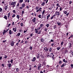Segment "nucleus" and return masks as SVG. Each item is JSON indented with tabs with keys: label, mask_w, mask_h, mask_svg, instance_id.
I'll use <instances>...</instances> for the list:
<instances>
[{
	"label": "nucleus",
	"mask_w": 73,
	"mask_h": 73,
	"mask_svg": "<svg viewBox=\"0 0 73 73\" xmlns=\"http://www.w3.org/2000/svg\"><path fill=\"white\" fill-rule=\"evenodd\" d=\"M62 61L60 60V61H59V64H61L62 63Z\"/></svg>",
	"instance_id": "nucleus-61"
},
{
	"label": "nucleus",
	"mask_w": 73,
	"mask_h": 73,
	"mask_svg": "<svg viewBox=\"0 0 73 73\" xmlns=\"http://www.w3.org/2000/svg\"><path fill=\"white\" fill-rule=\"evenodd\" d=\"M49 57H53L54 56V55L53 53H51Z\"/></svg>",
	"instance_id": "nucleus-3"
},
{
	"label": "nucleus",
	"mask_w": 73,
	"mask_h": 73,
	"mask_svg": "<svg viewBox=\"0 0 73 73\" xmlns=\"http://www.w3.org/2000/svg\"><path fill=\"white\" fill-rule=\"evenodd\" d=\"M71 46H72V43H71V42L69 43L68 44V47L69 48H70Z\"/></svg>",
	"instance_id": "nucleus-14"
},
{
	"label": "nucleus",
	"mask_w": 73,
	"mask_h": 73,
	"mask_svg": "<svg viewBox=\"0 0 73 73\" xmlns=\"http://www.w3.org/2000/svg\"><path fill=\"white\" fill-rule=\"evenodd\" d=\"M64 13L65 14H66L67 13V11H65L64 12Z\"/></svg>",
	"instance_id": "nucleus-54"
},
{
	"label": "nucleus",
	"mask_w": 73,
	"mask_h": 73,
	"mask_svg": "<svg viewBox=\"0 0 73 73\" xmlns=\"http://www.w3.org/2000/svg\"><path fill=\"white\" fill-rule=\"evenodd\" d=\"M64 64H63L61 66V68H62L63 67H64Z\"/></svg>",
	"instance_id": "nucleus-56"
},
{
	"label": "nucleus",
	"mask_w": 73,
	"mask_h": 73,
	"mask_svg": "<svg viewBox=\"0 0 73 73\" xmlns=\"http://www.w3.org/2000/svg\"><path fill=\"white\" fill-rule=\"evenodd\" d=\"M21 35L20 33H17V35H16V36H20V35Z\"/></svg>",
	"instance_id": "nucleus-18"
},
{
	"label": "nucleus",
	"mask_w": 73,
	"mask_h": 73,
	"mask_svg": "<svg viewBox=\"0 0 73 73\" xmlns=\"http://www.w3.org/2000/svg\"><path fill=\"white\" fill-rule=\"evenodd\" d=\"M55 14H56V15L60 16V12L56 11L55 13Z\"/></svg>",
	"instance_id": "nucleus-8"
},
{
	"label": "nucleus",
	"mask_w": 73,
	"mask_h": 73,
	"mask_svg": "<svg viewBox=\"0 0 73 73\" xmlns=\"http://www.w3.org/2000/svg\"><path fill=\"white\" fill-rule=\"evenodd\" d=\"M53 17H54L53 16L51 17L50 19V20H52L53 19Z\"/></svg>",
	"instance_id": "nucleus-59"
},
{
	"label": "nucleus",
	"mask_w": 73,
	"mask_h": 73,
	"mask_svg": "<svg viewBox=\"0 0 73 73\" xmlns=\"http://www.w3.org/2000/svg\"><path fill=\"white\" fill-rule=\"evenodd\" d=\"M73 52L72 50H70L69 52V53H71Z\"/></svg>",
	"instance_id": "nucleus-53"
},
{
	"label": "nucleus",
	"mask_w": 73,
	"mask_h": 73,
	"mask_svg": "<svg viewBox=\"0 0 73 73\" xmlns=\"http://www.w3.org/2000/svg\"><path fill=\"white\" fill-rule=\"evenodd\" d=\"M13 12L14 13H16V11H15V10H13Z\"/></svg>",
	"instance_id": "nucleus-50"
},
{
	"label": "nucleus",
	"mask_w": 73,
	"mask_h": 73,
	"mask_svg": "<svg viewBox=\"0 0 73 73\" xmlns=\"http://www.w3.org/2000/svg\"><path fill=\"white\" fill-rule=\"evenodd\" d=\"M63 61L64 62H65V63H68V61L67 60H65V59H64L63 60Z\"/></svg>",
	"instance_id": "nucleus-16"
},
{
	"label": "nucleus",
	"mask_w": 73,
	"mask_h": 73,
	"mask_svg": "<svg viewBox=\"0 0 73 73\" xmlns=\"http://www.w3.org/2000/svg\"><path fill=\"white\" fill-rule=\"evenodd\" d=\"M57 24H58V25H61V23L57 22Z\"/></svg>",
	"instance_id": "nucleus-15"
},
{
	"label": "nucleus",
	"mask_w": 73,
	"mask_h": 73,
	"mask_svg": "<svg viewBox=\"0 0 73 73\" xmlns=\"http://www.w3.org/2000/svg\"><path fill=\"white\" fill-rule=\"evenodd\" d=\"M16 71L17 72H19V68H17L16 69Z\"/></svg>",
	"instance_id": "nucleus-22"
},
{
	"label": "nucleus",
	"mask_w": 73,
	"mask_h": 73,
	"mask_svg": "<svg viewBox=\"0 0 73 73\" xmlns=\"http://www.w3.org/2000/svg\"><path fill=\"white\" fill-rule=\"evenodd\" d=\"M50 14H48V16H47V21H48V19L49 20H50V18L49 19V17H50Z\"/></svg>",
	"instance_id": "nucleus-7"
},
{
	"label": "nucleus",
	"mask_w": 73,
	"mask_h": 73,
	"mask_svg": "<svg viewBox=\"0 0 73 73\" xmlns=\"http://www.w3.org/2000/svg\"><path fill=\"white\" fill-rule=\"evenodd\" d=\"M2 11H3V9L0 7V12H1Z\"/></svg>",
	"instance_id": "nucleus-44"
},
{
	"label": "nucleus",
	"mask_w": 73,
	"mask_h": 73,
	"mask_svg": "<svg viewBox=\"0 0 73 73\" xmlns=\"http://www.w3.org/2000/svg\"><path fill=\"white\" fill-rule=\"evenodd\" d=\"M41 67V63H39V66H38V70H40V68Z\"/></svg>",
	"instance_id": "nucleus-2"
},
{
	"label": "nucleus",
	"mask_w": 73,
	"mask_h": 73,
	"mask_svg": "<svg viewBox=\"0 0 73 73\" xmlns=\"http://www.w3.org/2000/svg\"><path fill=\"white\" fill-rule=\"evenodd\" d=\"M41 31L40 30L38 33H37V34L39 35V34H41Z\"/></svg>",
	"instance_id": "nucleus-33"
},
{
	"label": "nucleus",
	"mask_w": 73,
	"mask_h": 73,
	"mask_svg": "<svg viewBox=\"0 0 73 73\" xmlns=\"http://www.w3.org/2000/svg\"><path fill=\"white\" fill-rule=\"evenodd\" d=\"M7 41V40H3V43H4V42H6Z\"/></svg>",
	"instance_id": "nucleus-48"
},
{
	"label": "nucleus",
	"mask_w": 73,
	"mask_h": 73,
	"mask_svg": "<svg viewBox=\"0 0 73 73\" xmlns=\"http://www.w3.org/2000/svg\"><path fill=\"white\" fill-rule=\"evenodd\" d=\"M7 15H7L8 17V18H9V17H10V16L11 15V13H8Z\"/></svg>",
	"instance_id": "nucleus-19"
},
{
	"label": "nucleus",
	"mask_w": 73,
	"mask_h": 73,
	"mask_svg": "<svg viewBox=\"0 0 73 73\" xmlns=\"http://www.w3.org/2000/svg\"><path fill=\"white\" fill-rule=\"evenodd\" d=\"M63 9L62 7H60V11H62Z\"/></svg>",
	"instance_id": "nucleus-46"
},
{
	"label": "nucleus",
	"mask_w": 73,
	"mask_h": 73,
	"mask_svg": "<svg viewBox=\"0 0 73 73\" xmlns=\"http://www.w3.org/2000/svg\"><path fill=\"white\" fill-rule=\"evenodd\" d=\"M17 19H19V18H20V16H19V15H17Z\"/></svg>",
	"instance_id": "nucleus-34"
},
{
	"label": "nucleus",
	"mask_w": 73,
	"mask_h": 73,
	"mask_svg": "<svg viewBox=\"0 0 73 73\" xmlns=\"http://www.w3.org/2000/svg\"><path fill=\"white\" fill-rule=\"evenodd\" d=\"M16 2L15 1L14 2H12L11 3V5H12V7L13 8H14V7H15V6H16Z\"/></svg>",
	"instance_id": "nucleus-1"
},
{
	"label": "nucleus",
	"mask_w": 73,
	"mask_h": 73,
	"mask_svg": "<svg viewBox=\"0 0 73 73\" xmlns=\"http://www.w3.org/2000/svg\"><path fill=\"white\" fill-rule=\"evenodd\" d=\"M22 7H23L24 8L25 7V3H23L22 4Z\"/></svg>",
	"instance_id": "nucleus-17"
},
{
	"label": "nucleus",
	"mask_w": 73,
	"mask_h": 73,
	"mask_svg": "<svg viewBox=\"0 0 73 73\" xmlns=\"http://www.w3.org/2000/svg\"><path fill=\"white\" fill-rule=\"evenodd\" d=\"M2 66H3V67H4L5 66V65L4 64H2Z\"/></svg>",
	"instance_id": "nucleus-52"
},
{
	"label": "nucleus",
	"mask_w": 73,
	"mask_h": 73,
	"mask_svg": "<svg viewBox=\"0 0 73 73\" xmlns=\"http://www.w3.org/2000/svg\"><path fill=\"white\" fill-rule=\"evenodd\" d=\"M46 26H47V28H48L49 27V24H47Z\"/></svg>",
	"instance_id": "nucleus-42"
},
{
	"label": "nucleus",
	"mask_w": 73,
	"mask_h": 73,
	"mask_svg": "<svg viewBox=\"0 0 73 73\" xmlns=\"http://www.w3.org/2000/svg\"><path fill=\"white\" fill-rule=\"evenodd\" d=\"M3 9L5 10V11H7V9H8V6H5V7H4Z\"/></svg>",
	"instance_id": "nucleus-6"
},
{
	"label": "nucleus",
	"mask_w": 73,
	"mask_h": 73,
	"mask_svg": "<svg viewBox=\"0 0 73 73\" xmlns=\"http://www.w3.org/2000/svg\"><path fill=\"white\" fill-rule=\"evenodd\" d=\"M36 10H38V9H39V7H36Z\"/></svg>",
	"instance_id": "nucleus-39"
},
{
	"label": "nucleus",
	"mask_w": 73,
	"mask_h": 73,
	"mask_svg": "<svg viewBox=\"0 0 73 73\" xmlns=\"http://www.w3.org/2000/svg\"><path fill=\"white\" fill-rule=\"evenodd\" d=\"M7 58V56L6 55H5V57L4 58Z\"/></svg>",
	"instance_id": "nucleus-47"
},
{
	"label": "nucleus",
	"mask_w": 73,
	"mask_h": 73,
	"mask_svg": "<svg viewBox=\"0 0 73 73\" xmlns=\"http://www.w3.org/2000/svg\"><path fill=\"white\" fill-rule=\"evenodd\" d=\"M54 29H57V26H56V25L54 26Z\"/></svg>",
	"instance_id": "nucleus-26"
},
{
	"label": "nucleus",
	"mask_w": 73,
	"mask_h": 73,
	"mask_svg": "<svg viewBox=\"0 0 73 73\" xmlns=\"http://www.w3.org/2000/svg\"><path fill=\"white\" fill-rule=\"evenodd\" d=\"M29 49L30 50H32V49H33V47H32L31 46H30V47Z\"/></svg>",
	"instance_id": "nucleus-41"
},
{
	"label": "nucleus",
	"mask_w": 73,
	"mask_h": 73,
	"mask_svg": "<svg viewBox=\"0 0 73 73\" xmlns=\"http://www.w3.org/2000/svg\"><path fill=\"white\" fill-rule=\"evenodd\" d=\"M11 25V24H9L8 25V26H7V27H9V26H10Z\"/></svg>",
	"instance_id": "nucleus-60"
},
{
	"label": "nucleus",
	"mask_w": 73,
	"mask_h": 73,
	"mask_svg": "<svg viewBox=\"0 0 73 73\" xmlns=\"http://www.w3.org/2000/svg\"><path fill=\"white\" fill-rule=\"evenodd\" d=\"M29 67H30V68L29 69V70H32V68H31V66L30 65H29Z\"/></svg>",
	"instance_id": "nucleus-43"
},
{
	"label": "nucleus",
	"mask_w": 73,
	"mask_h": 73,
	"mask_svg": "<svg viewBox=\"0 0 73 73\" xmlns=\"http://www.w3.org/2000/svg\"><path fill=\"white\" fill-rule=\"evenodd\" d=\"M38 17L40 19H41V15H39L38 16Z\"/></svg>",
	"instance_id": "nucleus-36"
},
{
	"label": "nucleus",
	"mask_w": 73,
	"mask_h": 73,
	"mask_svg": "<svg viewBox=\"0 0 73 73\" xmlns=\"http://www.w3.org/2000/svg\"><path fill=\"white\" fill-rule=\"evenodd\" d=\"M6 33V30H4L3 32V35H4Z\"/></svg>",
	"instance_id": "nucleus-31"
},
{
	"label": "nucleus",
	"mask_w": 73,
	"mask_h": 73,
	"mask_svg": "<svg viewBox=\"0 0 73 73\" xmlns=\"http://www.w3.org/2000/svg\"><path fill=\"white\" fill-rule=\"evenodd\" d=\"M32 21H33V22L35 23L36 22V17L34 18V19H33Z\"/></svg>",
	"instance_id": "nucleus-11"
},
{
	"label": "nucleus",
	"mask_w": 73,
	"mask_h": 73,
	"mask_svg": "<svg viewBox=\"0 0 73 73\" xmlns=\"http://www.w3.org/2000/svg\"><path fill=\"white\" fill-rule=\"evenodd\" d=\"M45 10L44 9L42 13V15H44L45 13Z\"/></svg>",
	"instance_id": "nucleus-28"
},
{
	"label": "nucleus",
	"mask_w": 73,
	"mask_h": 73,
	"mask_svg": "<svg viewBox=\"0 0 73 73\" xmlns=\"http://www.w3.org/2000/svg\"><path fill=\"white\" fill-rule=\"evenodd\" d=\"M43 26H44V25L43 24H41L40 25V27L41 28H43Z\"/></svg>",
	"instance_id": "nucleus-30"
},
{
	"label": "nucleus",
	"mask_w": 73,
	"mask_h": 73,
	"mask_svg": "<svg viewBox=\"0 0 73 73\" xmlns=\"http://www.w3.org/2000/svg\"><path fill=\"white\" fill-rule=\"evenodd\" d=\"M51 42H54V40L53 39H51L50 40Z\"/></svg>",
	"instance_id": "nucleus-51"
},
{
	"label": "nucleus",
	"mask_w": 73,
	"mask_h": 73,
	"mask_svg": "<svg viewBox=\"0 0 73 73\" xmlns=\"http://www.w3.org/2000/svg\"><path fill=\"white\" fill-rule=\"evenodd\" d=\"M36 60V57H34L32 60V61L35 62V61Z\"/></svg>",
	"instance_id": "nucleus-12"
},
{
	"label": "nucleus",
	"mask_w": 73,
	"mask_h": 73,
	"mask_svg": "<svg viewBox=\"0 0 73 73\" xmlns=\"http://www.w3.org/2000/svg\"><path fill=\"white\" fill-rule=\"evenodd\" d=\"M72 3V1H69V4L70 5V4H71Z\"/></svg>",
	"instance_id": "nucleus-32"
},
{
	"label": "nucleus",
	"mask_w": 73,
	"mask_h": 73,
	"mask_svg": "<svg viewBox=\"0 0 73 73\" xmlns=\"http://www.w3.org/2000/svg\"><path fill=\"white\" fill-rule=\"evenodd\" d=\"M45 3L44 2H43L41 4V5H42V6H44V5H45Z\"/></svg>",
	"instance_id": "nucleus-23"
},
{
	"label": "nucleus",
	"mask_w": 73,
	"mask_h": 73,
	"mask_svg": "<svg viewBox=\"0 0 73 73\" xmlns=\"http://www.w3.org/2000/svg\"><path fill=\"white\" fill-rule=\"evenodd\" d=\"M13 59H11L10 61V62H11V64H13Z\"/></svg>",
	"instance_id": "nucleus-35"
},
{
	"label": "nucleus",
	"mask_w": 73,
	"mask_h": 73,
	"mask_svg": "<svg viewBox=\"0 0 73 73\" xmlns=\"http://www.w3.org/2000/svg\"><path fill=\"white\" fill-rule=\"evenodd\" d=\"M56 7H59L61 8V6H60V5H59V4H58V3H57L56 4Z\"/></svg>",
	"instance_id": "nucleus-24"
},
{
	"label": "nucleus",
	"mask_w": 73,
	"mask_h": 73,
	"mask_svg": "<svg viewBox=\"0 0 73 73\" xmlns=\"http://www.w3.org/2000/svg\"><path fill=\"white\" fill-rule=\"evenodd\" d=\"M21 27H23V23H21Z\"/></svg>",
	"instance_id": "nucleus-55"
},
{
	"label": "nucleus",
	"mask_w": 73,
	"mask_h": 73,
	"mask_svg": "<svg viewBox=\"0 0 73 73\" xmlns=\"http://www.w3.org/2000/svg\"><path fill=\"white\" fill-rule=\"evenodd\" d=\"M12 30L15 32H16L17 31V28L15 27V28H13Z\"/></svg>",
	"instance_id": "nucleus-5"
},
{
	"label": "nucleus",
	"mask_w": 73,
	"mask_h": 73,
	"mask_svg": "<svg viewBox=\"0 0 73 73\" xmlns=\"http://www.w3.org/2000/svg\"><path fill=\"white\" fill-rule=\"evenodd\" d=\"M41 29V27H39V28H38L37 29L38 30H39V29Z\"/></svg>",
	"instance_id": "nucleus-63"
},
{
	"label": "nucleus",
	"mask_w": 73,
	"mask_h": 73,
	"mask_svg": "<svg viewBox=\"0 0 73 73\" xmlns=\"http://www.w3.org/2000/svg\"><path fill=\"white\" fill-rule=\"evenodd\" d=\"M11 46H13L14 45V42L13 41L11 43Z\"/></svg>",
	"instance_id": "nucleus-13"
},
{
	"label": "nucleus",
	"mask_w": 73,
	"mask_h": 73,
	"mask_svg": "<svg viewBox=\"0 0 73 73\" xmlns=\"http://www.w3.org/2000/svg\"><path fill=\"white\" fill-rule=\"evenodd\" d=\"M47 30H48V29H47V28H46L44 29V31H47Z\"/></svg>",
	"instance_id": "nucleus-57"
},
{
	"label": "nucleus",
	"mask_w": 73,
	"mask_h": 73,
	"mask_svg": "<svg viewBox=\"0 0 73 73\" xmlns=\"http://www.w3.org/2000/svg\"><path fill=\"white\" fill-rule=\"evenodd\" d=\"M41 9H42V8H41V7H40L39 8V10L40 12H41V11H42V10Z\"/></svg>",
	"instance_id": "nucleus-45"
},
{
	"label": "nucleus",
	"mask_w": 73,
	"mask_h": 73,
	"mask_svg": "<svg viewBox=\"0 0 73 73\" xmlns=\"http://www.w3.org/2000/svg\"><path fill=\"white\" fill-rule=\"evenodd\" d=\"M15 16H16V15L15 14H13L12 16V17L13 18L15 17Z\"/></svg>",
	"instance_id": "nucleus-27"
},
{
	"label": "nucleus",
	"mask_w": 73,
	"mask_h": 73,
	"mask_svg": "<svg viewBox=\"0 0 73 73\" xmlns=\"http://www.w3.org/2000/svg\"><path fill=\"white\" fill-rule=\"evenodd\" d=\"M49 52H52V48L50 47L49 50Z\"/></svg>",
	"instance_id": "nucleus-37"
},
{
	"label": "nucleus",
	"mask_w": 73,
	"mask_h": 73,
	"mask_svg": "<svg viewBox=\"0 0 73 73\" xmlns=\"http://www.w3.org/2000/svg\"><path fill=\"white\" fill-rule=\"evenodd\" d=\"M40 41L41 42H44V39L41 38Z\"/></svg>",
	"instance_id": "nucleus-20"
},
{
	"label": "nucleus",
	"mask_w": 73,
	"mask_h": 73,
	"mask_svg": "<svg viewBox=\"0 0 73 73\" xmlns=\"http://www.w3.org/2000/svg\"><path fill=\"white\" fill-rule=\"evenodd\" d=\"M4 18L6 20H7V15H5Z\"/></svg>",
	"instance_id": "nucleus-25"
},
{
	"label": "nucleus",
	"mask_w": 73,
	"mask_h": 73,
	"mask_svg": "<svg viewBox=\"0 0 73 73\" xmlns=\"http://www.w3.org/2000/svg\"><path fill=\"white\" fill-rule=\"evenodd\" d=\"M60 48H61V47H60V46L58 47L57 48V50H59L60 49Z\"/></svg>",
	"instance_id": "nucleus-38"
},
{
	"label": "nucleus",
	"mask_w": 73,
	"mask_h": 73,
	"mask_svg": "<svg viewBox=\"0 0 73 73\" xmlns=\"http://www.w3.org/2000/svg\"><path fill=\"white\" fill-rule=\"evenodd\" d=\"M54 45V43L53 42L51 44L52 46H53V45Z\"/></svg>",
	"instance_id": "nucleus-49"
},
{
	"label": "nucleus",
	"mask_w": 73,
	"mask_h": 73,
	"mask_svg": "<svg viewBox=\"0 0 73 73\" xmlns=\"http://www.w3.org/2000/svg\"><path fill=\"white\" fill-rule=\"evenodd\" d=\"M9 33L10 34V35H12V34H13V32L11 30H9Z\"/></svg>",
	"instance_id": "nucleus-10"
},
{
	"label": "nucleus",
	"mask_w": 73,
	"mask_h": 73,
	"mask_svg": "<svg viewBox=\"0 0 73 73\" xmlns=\"http://www.w3.org/2000/svg\"><path fill=\"white\" fill-rule=\"evenodd\" d=\"M70 66H71V67H72V68H73V64H71L70 65Z\"/></svg>",
	"instance_id": "nucleus-64"
},
{
	"label": "nucleus",
	"mask_w": 73,
	"mask_h": 73,
	"mask_svg": "<svg viewBox=\"0 0 73 73\" xmlns=\"http://www.w3.org/2000/svg\"><path fill=\"white\" fill-rule=\"evenodd\" d=\"M23 2V0H20L19 3H22Z\"/></svg>",
	"instance_id": "nucleus-29"
},
{
	"label": "nucleus",
	"mask_w": 73,
	"mask_h": 73,
	"mask_svg": "<svg viewBox=\"0 0 73 73\" xmlns=\"http://www.w3.org/2000/svg\"><path fill=\"white\" fill-rule=\"evenodd\" d=\"M7 66H8L9 68H10V67L12 66V64L11 63H9L7 64Z\"/></svg>",
	"instance_id": "nucleus-9"
},
{
	"label": "nucleus",
	"mask_w": 73,
	"mask_h": 73,
	"mask_svg": "<svg viewBox=\"0 0 73 73\" xmlns=\"http://www.w3.org/2000/svg\"><path fill=\"white\" fill-rule=\"evenodd\" d=\"M43 65L44 66V65H45V62H44L43 63Z\"/></svg>",
	"instance_id": "nucleus-62"
},
{
	"label": "nucleus",
	"mask_w": 73,
	"mask_h": 73,
	"mask_svg": "<svg viewBox=\"0 0 73 73\" xmlns=\"http://www.w3.org/2000/svg\"><path fill=\"white\" fill-rule=\"evenodd\" d=\"M48 48H47V47H46L44 48V50H45V52H48Z\"/></svg>",
	"instance_id": "nucleus-4"
},
{
	"label": "nucleus",
	"mask_w": 73,
	"mask_h": 73,
	"mask_svg": "<svg viewBox=\"0 0 73 73\" xmlns=\"http://www.w3.org/2000/svg\"><path fill=\"white\" fill-rule=\"evenodd\" d=\"M36 59H38V58H40V56H39V54H38L36 56Z\"/></svg>",
	"instance_id": "nucleus-21"
},
{
	"label": "nucleus",
	"mask_w": 73,
	"mask_h": 73,
	"mask_svg": "<svg viewBox=\"0 0 73 73\" xmlns=\"http://www.w3.org/2000/svg\"><path fill=\"white\" fill-rule=\"evenodd\" d=\"M63 44H64V42L62 41V42H61V45L62 46L63 45Z\"/></svg>",
	"instance_id": "nucleus-40"
},
{
	"label": "nucleus",
	"mask_w": 73,
	"mask_h": 73,
	"mask_svg": "<svg viewBox=\"0 0 73 73\" xmlns=\"http://www.w3.org/2000/svg\"><path fill=\"white\" fill-rule=\"evenodd\" d=\"M22 14H24V11H22Z\"/></svg>",
	"instance_id": "nucleus-58"
}]
</instances>
